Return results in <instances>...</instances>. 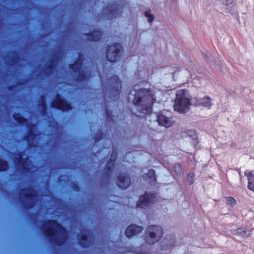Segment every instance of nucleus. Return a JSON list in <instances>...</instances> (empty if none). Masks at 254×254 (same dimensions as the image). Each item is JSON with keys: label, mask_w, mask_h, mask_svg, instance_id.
<instances>
[{"label": "nucleus", "mask_w": 254, "mask_h": 254, "mask_svg": "<svg viewBox=\"0 0 254 254\" xmlns=\"http://www.w3.org/2000/svg\"><path fill=\"white\" fill-rule=\"evenodd\" d=\"M233 233L235 235H239L243 238H247L250 236L251 231L246 228L241 227L234 230Z\"/></svg>", "instance_id": "nucleus-14"}, {"label": "nucleus", "mask_w": 254, "mask_h": 254, "mask_svg": "<svg viewBox=\"0 0 254 254\" xmlns=\"http://www.w3.org/2000/svg\"><path fill=\"white\" fill-rule=\"evenodd\" d=\"M181 137L185 138L187 137L194 140L197 138L196 132L195 130L192 129H187L182 130L180 133Z\"/></svg>", "instance_id": "nucleus-13"}, {"label": "nucleus", "mask_w": 254, "mask_h": 254, "mask_svg": "<svg viewBox=\"0 0 254 254\" xmlns=\"http://www.w3.org/2000/svg\"><path fill=\"white\" fill-rule=\"evenodd\" d=\"M194 177V174L193 173L190 172L188 174L187 177V180L190 184H192L193 183Z\"/></svg>", "instance_id": "nucleus-23"}, {"label": "nucleus", "mask_w": 254, "mask_h": 254, "mask_svg": "<svg viewBox=\"0 0 254 254\" xmlns=\"http://www.w3.org/2000/svg\"><path fill=\"white\" fill-rule=\"evenodd\" d=\"M18 163L19 165H21L24 169L27 168V161H24L21 156H19L18 158Z\"/></svg>", "instance_id": "nucleus-24"}, {"label": "nucleus", "mask_w": 254, "mask_h": 254, "mask_svg": "<svg viewBox=\"0 0 254 254\" xmlns=\"http://www.w3.org/2000/svg\"><path fill=\"white\" fill-rule=\"evenodd\" d=\"M115 159H116V156L114 155H112L110 161L108 162V163L107 164L108 168H109L111 167V166L113 165L115 160Z\"/></svg>", "instance_id": "nucleus-29"}, {"label": "nucleus", "mask_w": 254, "mask_h": 254, "mask_svg": "<svg viewBox=\"0 0 254 254\" xmlns=\"http://www.w3.org/2000/svg\"><path fill=\"white\" fill-rule=\"evenodd\" d=\"M128 99L133 102L139 112L144 114L151 112L152 105L155 101L153 91L144 88L139 89L137 86H135L134 90L129 94Z\"/></svg>", "instance_id": "nucleus-1"}, {"label": "nucleus", "mask_w": 254, "mask_h": 254, "mask_svg": "<svg viewBox=\"0 0 254 254\" xmlns=\"http://www.w3.org/2000/svg\"><path fill=\"white\" fill-rule=\"evenodd\" d=\"M53 107L63 111H66L70 108V104L59 96L53 103Z\"/></svg>", "instance_id": "nucleus-8"}, {"label": "nucleus", "mask_w": 254, "mask_h": 254, "mask_svg": "<svg viewBox=\"0 0 254 254\" xmlns=\"http://www.w3.org/2000/svg\"><path fill=\"white\" fill-rule=\"evenodd\" d=\"M145 15L147 17V21L148 22H152L154 19L153 15L150 14L148 12H146L145 13Z\"/></svg>", "instance_id": "nucleus-28"}, {"label": "nucleus", "mask_w": 254, "mask_h": 254, "mask_svg": "<svg viewBox=\"0 0 254 254\" xmlns=\"http://www.w3.org/2000/svg\"><path fill=\"white\" fill-rule=\"evenodd\" d=\"M142 230L143 229L141 226H138L136 225H131L126 229L125 234L127 237H130L140 233Z\"/></svg>", "instance_id": "nucleus-11"}, {"label": "nucleus", "mask_w": 254, "mask_h": 254, "mask_svg": "<svg viewBox=\"0 0 254 254\" xmlns=\"http://www.w3.org/2000/svg\"><path fill=\"white\" fill-rule=\"evenodd\" d=\"M144 178L147 182L150 183H153L156 180L155 176V171L153 170H150L144 175Z\"/></svg>", "instance_id": "nucleus-18"}, {"label": "nucleus", "mask_w": 254, "mask_h": 254, "mask_svg": "<svg viewBox=\"0 0 254 254\" xmlns=\"http://www.w3.org/2000/svg\"><path fill=\"white\" fill-rule=\"evenodd\" d=\"M157 122L159 124L165 127L166 128H169L172 127L175 121L171 117H167L163 114H161L158 116Z\"/></svg>", "instance_id": "nucleus-7"}, {"label": "nucleus", "mask_w": 254, "mask_h": 254, "mask_svg": "<svg viewBox=\"0 0 254 254\" xmlns=\"http://www.w3.org/2000/svg\"><path fill=\"white\" fill-rule=\"evenodd\" d=\"M191 96L189 92L185 89L177 90L174 101V110L181 114L188 112L192 105Z\"/></svg>", "instance_id": "nucleus-3"}, {"label": "nucleus", "mask_w": 254, "mask_h": 254, "mask_svg": "<svg viewBox=\"0 0 254 254\" xmlns=\"http://www.w3.org/2000/svg\"><path fill=\"white\" fill-rule=\"evenodd\" d=\"M91 238L87 236L86 234H83L82 239H80L81 244L84 247H87L90 244Z\"/></svg>", "instance_id": "nucleus-19"}, {"label": "nucleus", "mask_w": 254, "mask_h": 254, "mask_svg": "<svg viewBox=\"0 0 254 254\" xmlns=\"http://www.w3.org/2000/svg\"><path fill=\"white\" fill-rule=\"evenodd\" d=\"M72 69L75 73L77 75L79 79H82L84 77H86L85 71L81 68V63L80 61H77L72 66Z\"/></svg>", "instance_id": "nucleus-12"}, {"label": "nucleus", "mask_w": 254, "mask_h": 254, "mask_svg": "<svg viewBox=\"0 0 254 254\" xmlns=\"http://www.w3.org/2000/svg\"><path fill=\"white\" fill-rule=\"evenodd\" d=\"M174 171L177 174L181 172V166L179 163H175L173 167Z\"/></svg>", "instance_id": "nucleus-26"}, {"label": "nucleus", "mask_w": 254, "mask_h": 254, "mask_svg": "<svg viewBox=\"0 0 254 254\" xmlns=\"http://www.w3.org/2000/svg\"><path fill=\"white\" fill-rule=\"evenodd\" d=\"M101 32L98 31H94L91 33L90 36V39L97 41L101 37Z\"/></svg>", "instance_id": "nucleus-21"}, {"label": "nucleus", "mask_w": 254, "mask_h": 254, "mask_svg": "<svg viewBox=\"0 0 254 254\" xmlns=\"http://www.w3.org/2000/svg\"><path fill=\"white\" fill-rule=\"evenodd\" d=\"M222 3L224 4H229L232 3L233 0H220Z\"/></svg>", "instance_id": "nucleus-30"}, {"label": "nucleus", "mask_w": 254, "mask_h": 254, "mask_svg": "<svg viewBox=\"0 0 254 254\" xmlns=\"http://www.w3.org/2000/svg\"><path fill=\"white\" fill-rule=\"evenodd\" d=\"M225 201L228 207V209L227 210L224 209L221 210V213L222 215L228 214L230 212L231 209L236 205V201L235 199L231 197H226Z\"/></svg>", "instance_id": "nucleus-10"}, {"label": "nucleus", "mask_w": 254, "mask_h": 254, "mask_svg": "<svg viewBox=\"0 0 254 254\" xmlns=\"http://www.w3.org/2000/svg\"><path fill=\"white\" fill-rule=\"evenodd\" d=\"M198 104L208 109H210L212 105V100L209 96H204L199 99Z\"/></svg>", "instance_id": "nucleus-15"}, {"label": "nucleus", "mask_w": 254, "mask_h": 254, "mask_svg": "<svg viewBox=\"0 0 254 254\" xmlns=\"http://www.w3.org/2000/svg\"><path fill=\"white\" fill-rule=\"evenodd\" d=\"M206 59L208 63L210 64L213 65L216 63L215 58L211 55L207 56Z\"/></svg>", "instance_id": "nucleus-27"}, {"label": "nucleus", "mask_w": 254, "mask_h": 254, "mask_svg": "<svg viewBox=\"0 0 254 254\" xmlns=\"http://www.w3.org/2000/svg\"><path fill=\"white\" fill-rule=\"evenodd\" d=\"M15 119L16 120H17V121L19 122H22V117H21V119H17L16 117H15Z\"/></svg>", "instance_id": "nucleus-32"}, {"label": "nucleus", "mask_w": 254, "mask_h": 254, "mask_svg": "<svg viewBox=\"0 0 254 254\" xmlns=\"http://www.w3.org/2000/svg\"><path fill=\"white\" fill-rule=\"evenodd\" d=\"M131 184L129 177L126 174L120 175L117 179V185L123 189L128 188Z\"/></svg>", "instance_id": "nucleus-9"}, {"label": "nucleus", "mask_w": 254, "mask_h": 254, "mask_svg": "<svg viewBox=\"0 0 254 254\" xmlns=\"http://www.w3.org/2000/svg\"><path fill=\"white\" fill-rule=\"evenodd\" d=\"M112 80L115 81V88H116V91L117 93L119 92V90L121 87V83L118 80V79L116 77H114L111 79Z\"/></svg>", "instance_id": "nucleus-22"}, {"label": "nucleus", "mask_w": 254, "mask_h": 254, "mask_svg": "<svg viewBox=\"0 0 254 254\" xmlns=\"http://www.w3.org/2000/svg\"><path fill=\"white\" fill-rule=\"evenodd\" d=\"M121 50V45L118 44L108 46L106 53L108 60L113 62L118 60L120 56Z\"/></svg>", "instance_id": "nucleus-5"}, {"label": "nucleus", "mask_w": 254, "mask_h": 254, "mask_svg": "<svg viewBox=\"0 0 254 254\" xmlns=\"http://www.w3.org/2000/svg\"><path fill=\"white\" fill-rule=\"evenodd\" d=\"M35 194V192L31 188H29L21 192V194L24 195L28 198H32V197L34 196Z\"/></svg>", "instance_id": "nucleus-20"}, {"label": "nucleus", "mask_w": 254, "mask_h": 254, "mask_svg": "<svg viewBox=\"0 0 254 254\" xmlns=\"http://www.w3.org/2000/svg\"><path fill=\"white\" fill-rule=\"evenodd\" d=\"M7 166V163L5 161L0 160V171L6 170Z\"/></svg>", "instance_id": "nucleus-25"}, {"label": "nucleus", "mask_w": 254, "mask_h": 254, "mask_svg": "<svg viewBox=\"0 0 254 254\" xmlns=\"http://www.w3.org/2000/svg\"><path fill=\"white\" fill-rule=\"evenodd\" d=\"M248 180V188L254 191V171L251 172H246Z\"/></svg>", "instance_id": "nucleus-17"}, {"label": "nucleus", "mask_w": 254, "mask_h": 254, "mask_svg": "<svg viewBox=\"0 0 254 254\" xmlns=\"http://www.w3.org/2000/svg\"><path fill=\"white\" fill-rule=\"evenodd\" d=\"M146 241L149 244H154L158 241L163 234V230L161 227L154 225L150 226L147 228Z\"/></svg>", "instance_id": "nucleus-4"}, {"label": "nucleus", "mask_w": 254, "mask_h": 254, "mask_svg": "<svg viewBox=\"0 0 254 254\" xmlns=\"http://www.w3.org/2000/svg\"><path fill=\"white\" fill-rule=\"evenodd\" d=\"M154 201V197L153 195L146 194L141 196L137 203L138 208H143L148 207Z\"/></svg>", "instance_id": "nucleus-6"}, {"label": "nucleus", "mask_w": 254, "mask_h": 254, "mask_svg": "<svg viewBox=\"0 0 254 254\" xmlns=\"http://www.w3.org/2000/svg\"><path fill=\"white\" fill-rule=\"evenodd\" d=\"M44 233L51 237L53 242L61 245L65 240L67 234L65 230L55 221H50L44 224L43 228Z\"/></svg>", "instance_id": "nucleus-2"}, {"label": "nucleus", "mask_w": 254, "mask_h": 254, "mask_svg": "<svg viewBox=\"0 0 254 254\" xmlns=\"http://www.w3.org/2000/svg\"><path fill=\"white\" fill-rule=\"evenodd\" d=\"M120 13V12H119V13H117L116 11H115V9H113L112 10V14L113 15H114V16H116V15H118Z\"/></svg>", "instance_id": "nucleus-31"}, {"label": "nucleus", "mask_w": 254, "mask_h": 254, "mask_svg": "<svg viewBox=\"0 0 254 254\" xmlns=\"http://www.w3.org/2000/svg\"><path fill=\"white\" fill-rule=\"evenodd\" d=\"M176 239L173 235H167L163 241V245L167 247H171L175 245Z\"/></svg>", "instance_id": "nucleus-16"}]
</instances>
